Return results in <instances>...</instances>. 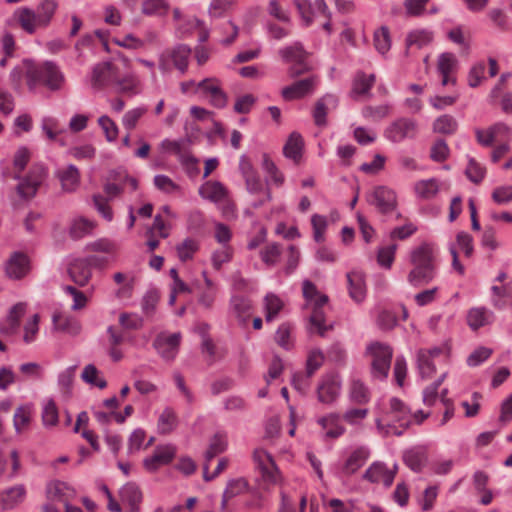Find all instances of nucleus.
Segmentation results:
<instances>
[{"label": "nucleus", "instance_id": "obj_1", "mask_svg": "<svg viewBox=\"0 0 512 512\" xmlns=\"http://www.w3.org/2000/svg\"><path fill=\"white\" fill-rule=\"evenodd\" d=\"M302 293L305 299L304 309L310 312L309 332L324 337L333 328V324L327 323L325 317L328 296L320 292L310 280L303 281Z\"/></svg>", "mask_w": 512, "mask_h": 512}, {"label": "nucleus", "instance_id": "obj_2", "mask_svg": "<svg viewBox=\"0 0 512 512\" xmlns=\"http://www.w3.org/2000/svg\"><path fill=\"white\" fill-rule=\"evenodd\" d=\"M57 0H41L37 7H20L15 10L13 16L21 29L29 35H33L39 29H46L58 10Z\"/></svg>", "mask_w": 512, "mask_h": 512}, {"label": "nucleus", "instance_id": "obj_3", "mask_svg": "<svg viewBox=\"0 0 512 512\" xmlns=\"http://www.w3.org/2000/svg\"><path fill=\"white\" fill-rule=\"evenodd\" d=\"M28 88L34 90L39 84H43L50 91L62 90L66 78L60 66L50 60L37 65H31L26 71Z\"/></svg>", "mask_w": 512, "mask_h": 512}, {"label": "nucleus", "instance_id": "obj_4", "mask_svg": "<svg viewBox=\"0 0 512 512\" xmlns=\"http://www.w3.org/2000/svg\"><path fill=\"white\" fill-rule=\"evenodd\" d=\"M425 418L424 415L421 419H418L417 415H412L410 408L402 400L392 397L384 416L388 427L386 433L401 436L404 430L413 422L421 423Z\"/></svg>", "mask_w": 512, "mask_h": 512}, {"label": "nucleus", "instance_id": "obj_5", "mask_svg": "<svg viewBox=\"0 0 512 512\" xmlns=\"http://www.w3.org/2000/svg\"><path fill=\"white\" fill-rule=\"evenodd\" d=\"M278 55L283 63L290 64L288 69L290 78H296L311 69L308 61L310 54L299 41L279 48Z\"/></svg>", "mask_w": 512, "mask_h": 512}, {"label": "nucleus", "instance_id": "obj_6", "mask_svg": "<svg viewBox=\"0 0 512 512\" xmlns=\"http://www.w3.org/2000/svg\"><path fill=\"white\" fill-rule=\"evenodd\" d=\"M366 351L371 358V374L373 378L378 380L386 379L393 356L392 348L388 344L374 342L367 347Z\"/></svg>", "mask_w": 512, "mask_h": 512}, {"label": "nucleus", "instance_id": "obj_7", "mask_svg": "<svg viewBox=\"0 0 512 512\" xmlns=\"http://www.w3.org/2000/svg\"><path fill=\"white\" fill-rule=\"evenodd\" d=\"M198 192L203 199L219 206L224 215L233 216L235 214V207L230 201L229 190L220 181H206L199 187Z\"/></svg>", "mask_w": 512, "mask_h": 512}, {"label": "nucleus", "instance_id": "obj_8", "mask_svg": "<svg viewBox=\"0 0 512 512\" xmlns=\"http://www.w3.org/2000/svg\"><path fill=\"white\" fill-rule=\"evenodd\" d=\"M342 393V379L337 373H326L321 376L316 387L317 399L320 403L332 406Z\"/></svg>", "mask_w": 512, "mask_h": 512}, {"label": "nucleus", "instance_id": "obj_9", "mask_svg": "<svg viewBox=\"0 0 512 512\" xmlns=\"http://www.w3.org/2000/svg\"><path fill=\"white\" fill-rule=\"evenodd\" d=\"M254 461L261 472L262 481L268 489L271 485H281L283 477L273 457L264 449H256L253 454Z\"/></svg>", "mask_w": 512, "mask_h": 512}, {"label": "nucleus", "instance_id": "obj_10", "mask_svg": "<svg viewBox=\"0 0 512 512\" xmlns=\"http://www.w3.org/2000/svg\"><path fill=\"white\" fill-rule=\"evenodd\" d=\"M191 48L185 44H178L170 50H166L159 55V69L165 72L169 69V63L172 61L174 67L181 73L185 74L188 69L191 57Z\"/></svg>", "mask_w": 512, "mask_h": 512}, {"label": "nucleus", "instance_id": "obj_11", "mask_svg": "<svg viewBox=\"0 0 512 512\" xmlns=\"http://www.w3.org/2000/svg\"><path fill=\"white\" fill-rule=\"evenodd\" d=\"M176 454V445L172 443L159 444L151 455L143 459V467L149 473H156L161 467L171 464Z\"/></svg>", "mask_w": 512, "mask_h": 512}, {"label": "nucleus", "instance_id": "obj_12", "mask_svg": "<svg viewBox=\"0 0 512 512\" xmlns=\"http://www.w3.org/2000/svg\"><path fill=\"white\" fill-rule=\"evenodd\" d=\"M418 124L411 118L401 117L393 121L384 132L386 139L393 143H400L412 139L417 135Z\"/></svg>", "mask_w": 512, "mask_h": 512}, {"label": "nucleus", "instance_id": "obj_13", "mask_svg": "<svg viewBox=\"0 0 512 512\" xmlns=\"http://www.w3.org/2000/svg\"><path fill=\"white\" fill-rule=\"evenodd\" d=\"M180 341L181 334L179 332L172 334L162 332L156 337L154 348L163 360L172 362L179 352Z\"/></svg>", "mask_w": 512, "mask_h": 512}, {"label": "nucleus", "instance_id": "obj_14", "mask_svg": "<svg viewBox=\"0 0 512 512\" xmlns=\"http://www.w3.org/2000/svg\"><path fill=\"white\" fill-rule=\"evenodd\" d=\"M31 270L29 257L16 251L12 253L4 263L5 275L11 280H20L26 277Z\"/></svg>", "mask_w": 512, "mask_h": 512}, {"label": "nucleus", "instance_id": "obj_15", "mask_svg": "<svg viewBox=\"0 0 512 512\" xmlns=\"http://www.w3.org/2000/svg\"><path fill=\"white\" fill-rule=\"evenodd\" d=\"M46 176V168L43 165H35L30 170L28 176L18 184V194L24 199L32 198Z\"/></svg>", "mask_w": 512, "mask_h": 512}, {"label": "nucleus", "instance_id": "obj_16", "mask_svg": "<svg viewBox=\"0 0 512 512\" xmlns=\"http://www.w3.org/2000/svg\"><path fill=\"white\" fill-rule=\"evenodd\" d=\"M319 84L317 76H310L308 78L298 80L281 90V96L286 101L301 99L307 95L314 93Z\"/></svg>", "mask_w": 512, "mask_h": 512}, {"label": "nucleus", "instance_id": "obj_17", "mask_svg": "<svg viewBox=\"0 0 512 512\" xmlns=\"http://www.w3.org/2000/svg\"><path fill=\"white\" fill-rule=\"evenodd\" d=\"M397 466L394 465L393 469L380 461L373 462L363 474V478L371 483L383 484L385 487H390L394 481Z\"/></svg>", "mask_w": 512, "mask_h": 512}, {"label": "nucleus", "instance_id": "obj_18", "mask_svg": "<svg viewBox=\"0 0 512 512\" xmlns=\"http://www.w3.org/2000/svg\"><path fill=\"white\" fill-rule=\"evenodd\" d=\"M117 67L109 61L96 64L90 75V84L93 88H102L108 85H114L116 79Z\"/></svg>", "mask_w": 512, "mask_h": 512}, {"label": "nucleus", "instance_id": "obj_19", "mask_svg": "<svg viewBox=\"0 0 512 512\" xmlns=\"http://www.w3.org/2000/svg\"><path fill=\"white\" fill-rule=\"evenodd\" d=\"M342 417L336 412H330L317 419V424L321 427L322 436L325 439H337L343 436L346 428L342 423Z\"/></svg>", "mask_w": 512, "mask_h": 512}, {"label": "nucleus", "instance_id": "obj_20", "mask_svg": "<svg viewBox=\"0 0 512 512\" xmlns=\"http://www.w3.org/2000/svg\"><path fill=\"white\" fill-rule=\"evenodd\" d=\"M370 454L369 447L365 445L351 448L344 459L342 472L347 476L356 473L367 462Z\"/></svg>", "mask_w": 512, "mask_h": 512}, {"label": "nucleus", "instance_id": "obj_21", "mask_svg": "<svg viewBox=\"0 0 512 512\" xmlns=\"http://www.w3.org/2000/svg\"><path fill=\"white\" fill-rule=\"evenodd\" d=\"M45 492L46 497L50 501L63 502L64 506L66 503H70L77 495L76 489L72 485L61 480L49 481L46 485Z\"/></svg>", "mask_w": 512, "mask_h": 512}, {"label": "nucleus", "instance_id": "obj_22", "mask_svg": "<svg viewBox=\"0 0 512 512\" xmlns=\"http://www.w3.org/2000/svg\"><path fill=\"white\" fill-rule=\"evenodd\" d=\"M370 202L381 212L388 213L395 209L397 200L395 192L385 186H379L374 189L370 195Z\"/></svg>", "mask_w": 512, "mask_h": 512}, {"label": "nucleus", "instance_id": "obj_23", "mask_svg": "<svg viewBox=\"0 0 512 512\" xmlns=\"http://www.w3.org/2000/svg\"><path fill=\"white\" fill-rule=\"evenodd\" d=\"M441 349H420L416 353V363L422 379L430 377L435 372V359L440 355Z\"/></svg>", "mask_w": 512, "mask_h": 512}, {"label": "nucleus", "instance_id": "obj_24", "mask_svg": "<svg viewBox=\"0 0 512 512\" xmlns=\"http://www.w3.org/2000/svg\"><path fill=\"white\" fill-rule=\"evenodd\" d=\"M229 311L241 326H245L248 324L252 314L251 300L245 296L234 295L230 299Z\"/></svg>", "mask_w": 512, "mask_h": 512}, {"label": "nucleus", "instance_id": "obj_25", "mask_svg": "<svg viewBox=\"0 0 512 512\" xmlns=\"http://www.w3.org/2000/svg\"><path fill=\"white\" fill-rule=\"evenodd\" d=\"M55 175L60 181L64 192H75L80 185V172L73 164L59 167L56 170Z\"/></svg>", "mask_w": 512, "mask_h": 512}, {"label": "nucleus", "instance_id": "obj_26", "mask_svg": "<svg viewBox=\"0 0 512 512\" xmlns=\"http://www.w3.org/2000/svg\"><path fill=\"white\" fill-rule=\"evenodd\" d=\"M349 296L356 303H361L366 298V282L362 271L353 270L347 275Z\"/></svg>", "mask_w": 512, "mask_h": 512}, {"label": "nucleus", "instance_id": "obj_27", "mask_svg": "<svg viewBox=\"0 0 512 512\" xmlns=\"http://www.w3.org/2000/svg\"><path fill=\"white\" fill-rule=\"evenodd\" d=\"M26 488L23 484H17L0 492V507L9 510L17 507L26 498Z\"/></svg>", "mask_w": 512, "mask_h": 512}, {"label": "nucleus", "instance_id": "obj_28", "mask_svg": "<svg viewBox=\"0 0 512 512\" xmlns=\"http://www.w3.org/2000/svg\"><path fill=\"white\" fill-rule=\"evenodd\" d=\"M347 396L349 402L357 406H366L371 400L369 388L358 378H354L350 381Z\"/></svg>", "mask_w": 512, "mask_h": 512}, {"label": "nucleus", "instance_id": "obj_29", "mask_svg": "<svg viewBox=\"0 0 512 512\" xmlns=\"http://www.w3.org/2000/svg\"><path fill=\"white\" fill-rule=\"evenodd\" d=\"M113 86L117 92L136 95L141 91V80L133 71H129L124 76L120 77L119 70L117 69Z\"/></svg>", "mask_w": 512, "mask_h": 512}, {"label": "nucleus", "instance_id": "obj_30", "mask_svg": "<svg viewBox=\"0 0 512 512\" xmlns=\"http://www.w3.org/2000/svg\"><path fill=\"white\" fill-rule=\"evenodd\" d=\"M494 313L484 307H473L467 313V323L472 330H478L481 327L490 325L494 322Z\"/></svg>", "mask_w": 512, "mask_h": 512}, {"label": "nucleus", "instance_id": "obj_31", "mask_svg": "<svg viewBox=\"0 0 512 512\" xmlns=\"http://www.w3.org/2000/svg\"><path fill=\"white\" fill-rule=\"evenodd\" d=\"M68 273L72 281L79 285H86L91 276L92 270L89 268V263L84 258H77L70 262Z\"/></svg>", "mask_w": 512, "mask_h": 512}, {"label": "nucleus", "instance_id": "obj_32", "mask_svg": "<svg viewBox=\"0 0 512 512\" xmlns=\"http://www.w3.org/2000/svg\"><path fill=\"white\" fill-rule=\"evenodd\" d=\"M338 105V99L333 94H326L320 98L315 105L313 118L317 126H325L327 124V113L329 109H334Z\"/></svg>", "mask_w": 512, "mask_h": 512}, {"label": "nucleus", "instance_id": "obj_33", "mask_svg": "<svg viewBox=\"0 0 512 512\" xmlns=\"http://www.w3.org/2000/svg\"><path fill=\"white\" fill-rule=\"evenodd\" d=\"M120 498L129 506V512H140L142 492L137 484L129 482L123 485L120 489Z\"/></svg>", "mask_w": 512, "mask_h": 512}, {"label": "nucleus", "instance_id": "obj_34", "mask_svg": "<svg viewBox=\"0 0 512 512\" xmlns=\"http://www.w3.org/2000/svg\"><path fill=\"white\" fill-rule=\"evenodd\" d=\"M170 10L168 0H142L141 13L146 17L164 18Z\"/></svg>", "mask_w": 512, "mask_h": 512}, {"label": "nucleus", "instance_id": "obj_35", "mask_svg": "<svg viewBox=\"0 0 512 512\" xmlns=\"http://www.w3.org/2000/svg\"><path fill=\"white\" fill-rule=\"evenodd\" d=\"M246 186V190L249 194L256 195L261 192H264L265 198L260 200L259 202L253 203V207L257 208L263 205L266 202H270L272 200V194L269 188L264 189V185L262 183L260 175L254 174L252 176H248L243 178Z\"/></svg>", "mask_w": 512, "mask_h": 512}, {"label": "nucleus", "instance_id": "obj_36", "mask_svg": "<svg viewBox=\"0 0 512 512\" xmlns=\"http://www.w3.org/2000/svg\"><path fill=\"white\" fill-rule=\"evenodd\" d=\"M107 335V353L114 362H118L124 356V353L120 348V345L124 341V336L122 333L117 332L113 326H109L107 328Z\"/></svg>", "mask_w": 512, "mask_h": 512}, {"label": "nucleus", "instance_id": "obj_37", "mask_svg": "<svg viewBox=\"0 0 512 512\" xmlns=\"http://www.w3.org/2000/svg\"><path fill=\"white\" fill-rule=\"evenodd\" d=\"M445 377L446 373H442L441 376L433 384L425 388V390L423 391L424 404L434 405L438 400H440L445 406L447 405V388H442L440 395H438L439 386L442 384Z\"/></svg>", "mask_w": 512, "mask_h": 512}, {"label": "nucleus", "instance_id": "obj_38", "mask_svg": "<svg viewBox=\"0 0 512 512\" xmlns=\"http://www.w3.org/2000/svg\"><path fill=\"white\" fill-rule=\"evenodd\" d=\"M178 425V417L176 412L166 407L159 415L157 421V431L159 434L167 435L172 433Z\"/></svg>", "mask_w": 512, "mask_h": 512}, {"label": "nucleus", "instance_id": "obj_39", "mask_svg": "<svg viewBox=\"0 0 512 512\" xmlns=\"http://www.w3.org/2000/svg\"><path fill=\"white\" fill-rule=\"evenodd\" d=\"M368 415L369 409L366 406L355 405L344 411L342 419L352 427L361 428Z\"/></svg>", "mask_w": 512, "mask_h": 512}, {"label": "nucleus", "instance_id": "obj_40", "mask_svg": "<svg viewBox=\"0 0 512 512\" xmlns=\"http://www.w3.org/2000/svg\"><path fill=\"white\" fill-rule=\"evenodd\" d=\"M303 146L302 136L295 132L292 133L283 147L284 156L298 163L302 156Z\"/></svg>", "mask_w": 512, "mask_h": 512}, {"label": "nucleus", "instance_id": "obj_41", "mask_svg": "<svg viewBox=\"0 0 512 512\" xmlns=\"http://www.w3.org/2000/svg\"><path fill=\"white\" fill-rule=\"evenodd\" d=\"M375 82L374 74L366 75L358 73L353 81L351 96L357 99L361 96L367 95Z\"/></svg>", "mask_w": 512, "mask_h": 512}, {"label": "nucleus", "instance_id": "obj_42", "mask_svg": "<svg viewBox=\"0 0 512 512\" xmlns=\"http://www.w3.org/2000/svg\"><path fill=\"white\" fill-rule=\"evenodd\" d=\"M439 190L440 185L436 178L420 180L414 184V193L419 199H431Z\"/></svg>", "mask_w": 512, "mask_h": 512}, {"label": "nucleus", "instance_id": "obj_43", "mask_svg": "<svg viewBox=\"0 0 512 512\" xmlns=\"http://www.w3.org/2000/svg\"><path fill=\"white\" fill-rule=\"evenodd\" d=\"M95 227L96 224L94 221L84 217H77L71 222L69 234L73 239H81L92 234Z\"/></svg>", "mask_w": 512, "mask_h": 512}, {"label": "nucleus", "instance_id": "obj_44", "mask_svg": "<svg viewBox=\"0 0 512 512\" xmlns=\"http://www.w3.org/2000/svg\"><path fill=\"white\" fill-rule=\"evenodd\" d=\"M433 277V266H414L408 275V281L411 285L417 287L429 283Z\"/></svg>", "mask_w": 512, "mask_h": 512}, {"label": "nucleus", "instance_id": "obj_45", "mask_svg": "<svg viewBox=\"0 0 512 512\" xmlns=\"http://www.w3.org/2000/svg\"><path fill=\"white\" fill-rule=\"evenodd\" d=\"M283 306L284 302L278 295L272 292L267 293L264 297L265 320L270 322L276 319Z\"/></svg>", "mask_w": 512, "mask_h": 512}, {"label": "nucleus", "instance_id": "obj_46", "mask_svg": "<svg viewBox=\"0 0 512 512\" xmlns=\"http://www.w3.org/2000/svg\"><path fill=\"white\" fill-rule=\"evenodd\" d=\"M404 462L413 471L419 472L425 466L427 457L422 448H413L404 453Z\"/></svg>", "mask_w": 512, "mask_h": 512}, {"label": "nucleus", "instance_id": "obj_47", "mask_svg": "<svg viewBox=\"0 0 512 512\" xmlns=\"http://www.w3.org/2000/svg\"><path fill=\"white\" fill-rule=\"evenodd\" d=\"M411 262L414 266H433V250L428 244H423L411 252Z\"/></svg>", "mask_w": 512, "mask_h": 512}, {"label": "nucleus", "instance_id": "obj_48", "mask_svg": "<svg viewBox=\"0 0 512 512\" xmlns=\"http://www.w3.org/2000/svg\"><path fill=\"white\" fill-rule=\"evenodd\" d=\"M450 42L456 46L459 54L466 56L470 49V38L465 34L461 26L450 29Z\"/></svg>", "mask_w": 512, "mask_h": 512}, {"label": "nucleus", "instance_id": "obj_49", "mask_svg": "<svg viewBox=\"0 0 512 512\" xmlns=\"http://www.w3.org/2000/svg\"><path fill=\"white\" fill-rule=\"evenodd\" d=\"M81 379L85 383L96 386L99 389H104L107 386V381L100 375V371L94 364H88L84 367L81 373Z\"/></svg>", "mask_w": 512, "mask_h": 512}, {"label": "nucleus", "instance_id": "obj_50", "mask_svg": "<svg viewBox=\"0 0 512 512\" xmlns=\"http://www.w3.org/2000/svg\"><path fill=\"white\" fill-rule=\"evenodd\" d=\"M199 241L195 238H186L181 243L177 244L176 246V252L178 255V258L182 262H186L188 260H191L195 253L199 249Z\"/></svg>", "mask_w": 512, "mask_h": 512}, {"label": "nucleus", "instance_id": "obj_51", "mask_svg": "<svg viewBox=\"0 0 512 512\" xmlns=\"http://www.w3.org/2000/svg\"><path fill=\"white\" fill-rule=\"evenodd\" d=\"M227 436L224 433H216L209 444V447L205 453V459L210 462L215 456L223 453L227 449Z\"/></svg>", "mask_w": 512, "mask_h": 512}, {"label": "nucleus", "instance_id": "obj_52", "mask_svg": "<svg viewBox=\"0 0 512 512\" xmlns=\"http://www.w3.org/2000/svg\"><path fill=\"white\" fill-rule=\"evenodd\" d=\"M42 422L45 427H54L58 423V408L53 399L48 398L42 402Z\"/></svg>", "mask_w": 512, "mask_h": 512}, {"label": "nucleus", "instance_id": "obj_53", "mask_svg": "<svg viewBox=\"0 0 512 512\" xmlns=\"http://www.w3.org/2000/svg\"><path fill=\"white\" fill-rule=\"evenodd\" d=\"M27 304L25 302H19L13 305L7 314L6 324L7 330L13 332L18 329L20 320L26 313Z\"/></svg>", "mask_w": 512, "mask_h": 512}, {"label": "nucleus", "instance_id": "obj_54", "mask_svg": "<svg viewBox=\"0 0 512 512\" xmlns=\"http://www.w3.org/2000/svg\"><path fill=\"white\" fill-rule=\"evenodd\" d=\"M186 141L184 139L171 140L163 139L159 148L164 154H174L180 160V156L185 155L188 151L185 150Z\"/></svg>", "mask_w": 512, "mask_h": 512}, {"label": "nucleus", "instance_id": "obj_55", "mask_svg": "<svg viewBox=\"0 0 512 512\" xmlns=\"http://www.w3.org/2000/svg\"><path fill=\"white\" fill-rule=\"evenodd\" d=\"M148 108L146 106H138L126 111L122 117V125L123 127L131 131L136 126L138 121L147 113Z\"/></svg>", "mask_w": 512, "mask_h": 512}, {"label": "nucleus", "instance_id": "obj_56", "mask_svg": "<svg viewBox=\"0 0 512 512\" xmlns=\"http://www.w3.org/2000/svg\"><path fill=\"white\" fill-rule=\"evenodd\" d=\"M374 46L381 55H385L390 50L391 37L386 26H382L374 32Z\"/></svg>", "mask_w": 512, "mask_h": 512}, {"label": "nucleus", "instance_id": "obj_57", "mask_svg": "<svg viewBox=\"0 0 512 512\" xmlns=\"http://www.w3.org/2000/svg\"><path fill=\"white\" fill-rule=\"evenodd\" d=\"M389 104H381L378 106H365L362 109V116L372 122H378L387 117L390 113Z\"/></svg>", "mask_w": 512, "mask_h": 512}, {"label": "nucleus", "instance_id": "obj_58", "mask_svg": "<svg viewBox=\"0 0 512 512\" xmlns=\"http://www.w3.org/2000/svg\"><path fill=\"white\" fill-rule=\"evenodd\" d=\"M154 186L165 194H174L181 191V187L175 183L169 176L157 174L153 179Z\"/></svg>", "mask_w": 512, "mask_h": 512}, {"label": "nucleus", "instance_id": "obj_59", "mask_svg": "<svg viewBox=\"0 0 512 512\" xmlns=\"http://www.w3.org/2000/svg\"><path fill=\"white\" fill-rule=\"evenodd\" d=\"M324 353L319 348H312L308 351L306 359V372L313 375L324 363Z\"/></svg>", "mask_w": 512, "mask_h": 512}, {"label": "nucleus", "instance_id": "obj_60", "mask_svg": "<svg viewBox=\"0 0 512 512\" xmlns=\"http://www.w3.org/2000/svg\"><path fill=\"white\" fill-rule=\"evenodd\" d=\"M93 204L96 211L99 215L106 220L107 222H111L114 218V212L109 205V201L101 194H96L93 196Z\"/></svg>", "mask_w": 512, "mask_h": 512}, {"label": "nucleus", "instance_id": "obj_61", "mask_svg": "<svg viewBox=\"0 0 512 512\" xmlns=\"http://www.w3.org/2000/svg\"><path fill=\"white\" fill-rule=\"evenodd\" d=\"M179 162L190 179L198 177L200 174L199 160L191 153L187 152L185 155L180 156Z\"/></svg>", "mask_w": 512, "mask_h": 512}, {"label": "nucleus", "instance_id": "obj_62", "mask_svg": "<svg viewBox=\"0 0 512 512\" xmlns=\"http://www.w3.org/2000/svg\"><path fill=\"white\" fill-rule=\"evenodd\" d=\"M31 419V406L21 405L17 408L14 414L13 423L17 433L21 432L30 422Z\"/></svg>", "mask_w": 512, "mask_h": 512}, {"label": "nucleus", "instance_id": "obj_63", "mask_svg": "<svg viewBox=\"0 0 512 512\" xmlns=\"http://www.w3.org/2000/svg\"><path fill=\"white\" fill-rule=\"evenodd\" d=\"M249 484L245 478L239 477L228 481L224 493L231 499L244 494L248 490Z\"/></svg>", "mask_w": 512, "mask_h": 512}, {"label": "nucleus", "instance_id": "obj_64", "mask_svg": "<svg viewBox=\"0 0 512 512\" xmlns=\"http://www.w3.org/2000/svg\"><path fill=\"white\" fill-rule=\"evenodd\" d=\"M492 200L498 205H507L512 202V185L496 187L491 194Z\"/></svg>", "mask_w": 512, "mask_h": 512}]
</instances>
